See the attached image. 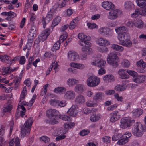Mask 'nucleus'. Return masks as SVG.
I'll list each match as a JSON object with an SVG mask.
<instances>
[{
    "instance_id": "09e8293b",
    "label": "nucleus",
    "mask_w": 146,
    "mask_h": 146,
    "mask_svg": "<svg viewBox=\"0 0 146 146\" xmlns=\"http://www.w3.org/2000/svg\"><path fill=\"white\" fill-rule=\"evenodd\" d=\"M121 65L124 67L128 68L130 65V62L127 60H124L121 63Z\"/></svg>"
},
{
    "instance_id": "79ce46f5",
    "label": "nucleus",
    "mask_w": 146,
    "mask_h": 146,
    "mask_svg": "<svg viewBox=\"0 0 146 146\" xmlns=\"http://www.w3.org/2000/svg\"><path fill=\"white\" fill-rule=\"evenodd\" d=\"M60 20L61 18L60 17H57L55 18L53 21L51 26V27L53 28L54 27L57 25L60 21Z\"/></svg>"
},
{
    "instance_id": "5fc2aeb1",
    "label": "nucleus",
    "mask_w": 146,
    "mask_h": 146,
    "mask_svg": "<svg viewBox=\"0 0 146 146\" xmlns=\"http://www.w3.org/2000/svg\"><path fill=\"white\" fill-rule=\"evenodd\" d=\"M0 57H1L0 58V59L2 62H3V61L5 60L9 61L10 60V57L6 55L4 56L1 55V56H0Z\"/></svg>"
},
{
    "instance_id": "9b49d317",
    "label": "nucleus",
    "mask_w": 146,
    "mask_h": 146,
    "mask_svg": "<svg viewBox=\"0 0 146 146\" xmlns=\"http://www.w3.org/2000/svg\"><path fill=\"white\" fill-rule=\"evenodd\" d=\"M99 33L106 37H110L113 34V31L109 28L103 27L99 29Z\"/></svg>"
},
{
    "instance_id": "338daca9",
    "label": "nucleus",
    "mask_w": 146,
    "mask_h": 146,
    "mask_svg": "<svg viewBox=\"0 0 146 146\" xmlns=\"http://www.w3.org/2000/svg\"><path fill=\"white\" fill-rule=\"evenodd\" d=\"M115 98L117 99V101L122 102L123 99L122 96L119 97V95L117 93H115L114 95Z\"/></svg>"
},
{
    "instance_id": "f257e3e1",
    "label": "nucleus",
    "mask_w": 146,
    "mask_h": 146,
    "mask_svg": "<svg viewBox=\"0 0 146 146\" xmlns=\"http://www.w3.org/2000/svg\"><path fill=\"white\" fill-rule=\"evenodd\" d=\"M33 118L31 117L25 122L21 127V136L23 137L25 136H29L30 131V128L33 122Z\"/></svg>"
},
{
    "instance_id": "20e7f679",
    "label": "nucleus",
    "mask_w": 146,
    "mask_h": 146,
    "mask_svg": "<svg viewBox=\"0 0 146 146\" xmlns=\"http://www.w3.org/2000/svg\"><path fill=\"white\" fill-rule=\"evenodd\" d=\"M78 37L81 40V41L79 42V44L81 46L86 47H88L90 46V43L88 42L91 39V38L90 36H87L82 33H79Z\"/></svg>"
},
{
    "instance_id": "7c9ffc66",
    "label": "nucleus",
    "mask_w": 146,
    "mask_h": 146,
    "mask_svg": "<svg viewBox=\"0 0 146 146\" xmlns=\"http://www.w3.org/2000/svg\"><path fill=\"white\" fill-rule=\"evenodd\" d=\"M104 94L102 92L96 93L93 97V99L94 100L100 101L102 100L104 98Z\"/></svg>"
},
{
    "instance_id": "58836bf2",
    "label": "nucleus",
    "mask_w": 146,
    "mask_h": 146,
    "mask_svg": "<svg viewBox=\"0 0 146 146\" xmlns=\"http://www.w3.org/2000/svg\"><path fill=\"white\" fill-rule=\"evenodd\" d=\"M137 5L140 7H146V0H136Z\"/></svg>"
},
{
    "instance_id": "1a4fd4ad",
    "label": "nucleus",
    "mask_w": 146,
    "mask_h": 146,
    "mask_svg": "<svg viewBox=\"0 0 146 146\" xmlns=\"http://www.w3.org/2000/svg\"><path fill=\"white\" fill-rule=\"evenodd\" d=\"M50 33V31L49 29L45 30L41 33L38 38L35 40L34 43L38 44L40 41L43 42L46 39Z\"/></svg>"
},
{
    "instance_id": "0e129e2a",
    "label": "nucleus",
    "mask_w": 146,
    "mask_h": 146,
    "mask_svg": "<svg viewBox=\"0 0 146 146\" xmlns=\"http://www.w3.org/2000/svg\"><path fill=\"white\" fill-rule=\"evenodd\" d=\"M87 26L90 29H92L94 28H97L98 26L95 23H87Z\"/></svg>"
},
{
    "instance_id": "ea45409f",
    "label": "nucleus",
    "mask_w": 146,
    "mask_h": 146,
    "mask_svg": "<svg viewBox=\"0 0 146 146\" xmlns=\"http://www.w3.org/2000/svg\"><path fill=\"white\" fill-rule=\"evenodd\" d=\"M133 80L134 82L137 83H142L141 75H138V74L133 76Z\"/></svg>"
},
{
    "instance_id": "f3484780",
    "label": "nucleus",
    "mask_w": 146,
    "mask_h": 146,
    "mask_svg": "<svg viewBox=\"0 0 146 146\" xmlns=\"http://www.w3.org/2000/svg\"><path fill=\"white\" fill-rule=\"evenodd\" d=\"M136 65L138 67L142 68L141 69L139 70L138 72L142 73L145 72L146 71V63L142 60L137 61L136 63Z\"/></svg>"
},
{
    "instance_id": "c85d7f7f",
    "label": "nucleus",
    "mask_w": 146,
    "mask_h": 146,
    "mask_svg": "<svg viewBox=\"0 0 146 146\" xmlns=\"http://www.w3.org/2000/svg\"><path fill=\"white\" fill-rule=\"evenodd\" d=\"M134 25L138 28H142L144 25V23L141 19H137L134 20Z\"/></svg>"
},
{
    "instance_id": "39448f33",
    "label": "nucleus",
    "mask_w": 146,
    "mask_h": 146,
    "mask_svg": "<svg viewBox=\"0 0 146 146\" xmlns=\"http://www.w3.org/2000/svg\"><path fill=\"white\" fill-rule=\"evenodd\" d=\"M118 58L117 54L112 52L110 54L108 57L107 61L108 63L114 67H117L118 65L117 60Z\"/></svg>"
},
{
    "instance_id": "c03bdc74",
    "label": "nucleus",
    "mask_w": 146,
    "mask_h": 146,
    "mask_svg": "<svg viewBox=\"0 0 146 146\" xmlns=\"http://www.w3.org/2000/svg\"><path fill=\"white\" fill-rule=\"evenodd\" d=\"M27 94V91L26 86H25L21 92V96L20 98V100L19 101L20 102H21V100H23L25 96Z\"/></svg>"
},
{
    "instance_id": "603ef678",
    "label": "nucleus",
    "mask_w": 146,
    "mask_h": 146,
    "mask_svg": "<svg viewBox=\"0 0 146 146\" xmlns=\"http://www.w3.org/2000/svg\"><path fill=\"white\" fill-rule=\"evenodd\" d=\"M87 58V55L86 53L84 52H82L80 54V59L83 60L86 59Z\"/></svg>"
},
{
    "instance_id": "dca6fc26",
    "label": "nucleus",
    "mask_w": 146,
    "mask_h": 146,
    "mask_svg": "<svg viewBox=\"0 0 146 146\" xmlns=\"http://www.w3.org/2000/svg\"><path fill=\"white\" fill-rule=\"evenodd\" d=\"M97 44L100 46H104L110 45V44L109 41L102 37H99L97 40Z\"/></svg>"
},
{
    "instance_id": "e2e57ef3",
    "label": "nucleus",
    "mask_w": 146,
    "mask_h": 146,
    "mask_svg": "<svg viewBox=\"0 0 146 146\" xmlns=\"http://www.w3.org/2000/svg\"><path fill=\"white\" fill-rule=\"evenodd\" d=\"M62 133V132L61 131V129H58L54 131L53 132V135L54 136H57Z\"/></svg>"
},
{
    "instance_id": "2eb2a0df",
    "label": "nucleus",
    "mask_w": 146,
    "mask_h": 146,
    "mask_svg": "<svg viewBox=\"0 0 146 146\" xmlns=\"http://www.w3.org/2000/svg\"><path fill=\"white\" fill-rule=\"evenodd\" d=\"M67 38V36L62 35L60 38V40L57 41L54 44L53 48H52V51H55L56 50H58L60 47V41L61 40H62V41L63 42Z\"/></svg>"
},
{
    "instance_id": "c9c22d12",
    "label": "nucleus",
    "mask_w": 146,
    "mask_h": 146,
    "mask_svg": "<svg viewBox=\"0 0 146 146\" xmlns=\"http://www.w3.org/2000/svg\"><path fill=\"white\" fill-rule=\"evenodd\" d=\"M54 92L56 93H63V92L66 91V89L65 88L63 87H58L54 89Z\"/></svg>"
},
{
    "instance_id": "774afa93",
    "label": "nucleus",
    "mask_w": 146,
    "mask_h": 146,
    "mask_svg": "<svg viewBox=\"0 0 146 146\" xmlns=\"http://www.w3.org/2000/svg\"><path fill=\"white\" fill-rule=\"evenodd\" d=\"M50 104L53 106L57 105L58 100H51L50 102Z\"/></svg>"
},
{
    "instance_id": "69168bd1",
    "label": "nucleus",
    "mask_w": 146,
    "mask_h": 146,
    "mask_svg": "<svg viewBox=\"0 0 146 146\" xmlns=\"http://www.w3.org/2000/svg\"><path fill=\"white\" fill-rule=\"evenodd\" d=\"M89 133L88 130H84L81 131L79 133L80 135L84 136L88 135Z\"/></svg>"
},
{
    "instance_id": "bf43d9fd",
    "label": "nucleus",
    "mask_w": 146,
    "mask_h": 146,
    "mask_svg": "<svg viewBox=\"0 0 146 146\" xmlns=\"http://www.w3.org/2000/svg\"><path fill=\"white\" fill-rule=\"evenodd\" d=\"M110 137L108 136H105L102 138V141L105 143H109L110 142Z\"/></svg>"
},
{
    "instance_id": "cd10ccee",
    "label": "nucleus",
    "mask_w": 146,
    "mask_h": 146,
    "mask_svg": "<svg viewBox=\"0 0 146 146\" xmlns=\"http://www.w3.org/2000/svg\"><path fill=\"white\" fill-rule=\"evenodd\" d=\"M103 79L106 83L113 82L115 80L114 76L112 75H106L103 77Z\"/></svg>"
},
{
    "instance_id": "680f3d73",
    "label": "nucleus",
    "mask_w": 146,
    "mask_h": 146,
    "mask_svg": "<svg viewBox=\"0 0 146 146\" xmlns=\"http://www.w3.org/2000/svg\"><path fill=\"white\" fill-rule=\"evenodd\" d=\"M64 127L65 128L63 130V131L62 132V133L63 134H65L67 133L68 131L67 129L68 128H70V125H69V123H65L64 124Z\"/></svg>"
},
{
    "instance_id": "a19ab883",
    "label": "nucleus",
    "mask_w": 146,
    "mask_h": 146,
    "mask_svg": "<svg viewBox=\"0 0 146 146\" xmlns=\"http://www.w3.org/2000/svg\"><path fill=\"white\" fill-rule=\"evenodd\" d=\"M13 106L11 104L5 105L3 108V111L5 112H9L12 109Z\"/></svg>"
},
{
    "instance_id": "13d9d810",
    "label": "nucleus",
    "mask_w": 146,
    "mask_h": 146,
    "mask_svg": "<svg viewBox=\"0 0 146 146\" xmlns=\"http://www.w3.org/2000/svg\"><path fill=\"white\" fill-rule=\"evenodd\" d=\"M36 95H33L31 99L29 102V104H28V105H29L30 107H31L33 104L36 98Z\"/></svg>"
},
{
    "instance_id": "72a5a7b5",
    "label": "nucleus",
    "mask_w": 146,
    "mask_h": 146,
    "mask_svg": "<svg viewBox=\"0 0 146 146\" xmlns=\"http://www.w3.org/2000/svg\"><path fill=\"white\" fill-rule=\"evenodd\" d=\"M134 116L135 117H139L143 113V110L141 109H137L133 112Z\"/></svg>"
},
{
    "instance_id": "f704fd0d",
    "label": "nucleus",
    "mask_w": 146,
    "mask_h": 146,
    "mask_svg": "<svg viewBox=\"0 0 146 146\" xmlns=\"http://www.w3.org/2000/svg\"><path fill=\"white\" fill-rule=\"evenodd\" d=\"M127 86L124 85L118 84L115 87L114 89L117 91L121 92L125 90Z\"/></svg>"
},
{
    "instance_id": "de8ad7c7",
    "label": "nucleus",
    "mask_w": 146,
    "mask_h": 146,
    "mask_svg": "<svg viewBox=\"0 0 146 146\" xmlns=\"http://www.w3.org/2000/svg\"><path fill=\"white\" fill-rule=\"evenodd\" d=\"M106 63V62L105 60L101 59L99 60L97 63V66L99 67H102L104 66Z\"/></svg>"
},
{
    "instance_id": "6e6d98bb",
    "label": "nucleus",
    "mask_w": 146,
    "mask_h": 146,
    "mask_svg": "<svg viewBox=\"0 0 146 146\" xmlns=\"http://www.w3.org/2000/svg\"><path fill=\"white\" fill-rule=\"evenodd\" d=\"M99 59L98 58H93L92 59L91 64L93 65L97 66Z\"/></svg>"
},
{
    "instance_id": "ddd939ff",
    "label": "nucleus",
    "mask_w": 146,
    "mask_h": 146,
    "mask_svg": "<svg viewBox=\"0 0 146 146\" xmlns=\"http://www.w3.org/2000/svg\"><path fill=\"white\" fill-rule=\"evenodd\" d=\"M111 10L109 12L107 17L110 20H114L118 17L120 11L117 9L114 10V9Z\"/></svg>"
},
{
    "instance_id": "9d476101",
    "label": "nucleus",
    "mask_w": 146,
    "mask_h": 146,
    "mask_svg": "<svg viewBox=\"0 0 146 146\" xmlns=\"http://www.w3.org/2000/svg\"><path fill=\"white\" fill-rule=\"evenodd\" d=\"M122 135V138L119 140L117 143L119 145H123L128 142L129 138L131 136V133L129 132H126Z\"/></svg>"
},
{
    "instance_id": "4be33fe9",
    "label": "nucleus",
    "mask_w": 146,
    "mask_h": 146,
    "mask_svg": "<svg viewBox=\"0 0 146 146\" xmlns=\"http://www.w3.org/2000/svg\"><path fill=\"white\" fill-rule=\"evenodd\" d=\"M75 94L74 92L72 90L67 91L64 95L65 99L68 100L73 99L75 97Z\"/></svg>"
},
{
    "instance_id": "aec40b11",
    "label": "nucleus",
    "mask_w": 146,
    "mask_h": 146,
    "mask_svg": "<svg viewBox=\"0 0 146 146\" xmlns=\"http://www.w3.org/2000/svg\"><path fill=\"white\" fill-rule=\"evenodd\" d=\"M129 34L127 33H126L124 34H122L118 35L117 38L120 43H122L123 41L127 40L129 38Z\"/></svg>"
},
{
    "instance_id": "f03ea898",
    "label": "nucleus",
    "mask_w": 146,
    "mask_h": 146,
    "mask_svg": "<svg viewBox=\"0 0 146 146\" xmlns=\"http://www.w3.org/2000/svg\"><path fill=\"white\" fill-rule=\"evenodd\" d=\"M58 112L55 110H50L46 111L47 116L50 119L49 123L54 125L58 123L57 119L59 117L58 116Z\"/></svg>"
},
{
    "instance_id": "a18cd8bd",
    "label": "nucleus",
    "mask_w": 146,
    "mask_h": 146,
    "mask_svg": "<svg viewBox=\"0 0 146 146\" xmlns=\"http://www.w3.org/2000/svg\"><path fill=\"white\" fill-rule=\"evenodd\" d=\"M139 15H141V9L138 8L136 9H135V13H133L131 14V17H135Z\"/></svg>"
},
{
    "instance_id": "473e14b6",
    "label": "nucleus",
    "mask_w": 146,
    "mask_h": 146,
    "mask_svg": "<svg viewBox=\"0 0 146 146\" xmlns=\"http://www.w3.org/2000/svg\"><path fill=\"white\" fill-rule=\"evenodd\" d=\"M101 115L100 114L93 113L91 115L90 119L92 122H94L98 121Z\"/></svg>"
},
{
    "instance_id": "a211bd4d",
    "label": "nucleus",
    "mask_w": 146,
    "mask_h": 146,
    "mask_svg": "<svg viewBox=\"0 0 146 146\" xmlns=\"http://www.w3.org/2000/svg\"><path fill=\"white\" fill-rule=\"evenodd\" d=\"M78 111V107L76 106L72 105L67 112L70 116L74 117L76 115Z\"/></svg>"
},
{
    "instance_id": "2f4dec72",
    "label": "nucleus",
    "mask_w": 146,
    "mask_h": 146,
    "mask_svg": "<svg viewBox=\"0 0 146 146\" xmlns=\"http://www.w3.org/2000/svg\"><path fill=\"white\" fill-rule=\"evenodd\" d=\"M79 83L78 80L74 78H70L67 81V84L69 86H72Z\"/></svg>"
},
{
    "instance_id": "8fccbe9b",
    "label": "nucleus",
    "mask_w": 146,
    "mask_h": 146,
    "mask_svg": "<svg viewBox=\"0 0 146 146\" xmlns=\"http://www.w3.org/2000/svg\"><path fill=\"white\" fill-rule=\"evenodd\" d=\"M119 138H122V135L120 134H118L114 135L112 137V140L113 141H116L119 139Z\"/></svg>"
},
{
    "instance_id": "5701e85b",
    "label": "nucleus",
    "mask_w": 146,
    "mask_h": 146,
    "mask_svg": "<svg viewBox=\"0 0 146 146\" xmlns=\"http://www.w3.org/2000/svg\"><path fill=\"white\" fill-rule=\"evenodd\" d=\"M85 97L82 95L79 94L77 96L75 99V102L76 104H82L85 101Z\"/></svg>"
},
{
    "instance_id": "423d86ee",
    "label": "nucleus",
    "mask_w": 146,
    "mask_h": 146,
    "mask_svg": "<svg viewBox=\"0 0 146 146\" xmlns=\"http://www.w3.org/2000/svg\"><path fill=\"white\" fill-rule=\"evenodd\" d=\"M143 132L144 130L142 124L141 123H136L134 125L132 133L135 136L140 137L142 135Z\"/></svg>"
},
{
    "instance_id": "6e6552de",
    "label": "nucleus",
    "mask_w": 146,
    "mask_h": 146,
    "mask_svg": "<svg viewBox=\"0 0 146 146\" xmlns=\"http://www.w3.org/2000/svg\"><path fill=\"white\" fill-rule=\"evenodd\" d=\"M135 121L134 120H131L129 118L125 117L122 118L120 121V127L123 129L126 128L131 126Z\"/></svg>"
},
{
    "instance_id": "393cba45",
    "label": "nucleus",
    "mask_w": 146,
    "mask_h": 146,
    "mask_svg": "<svg viewBox=\"0 0 146 146\" xmlns=\"http://www.w3.org/2000/svg\"><path fill=\"white\" fill-rule=\"evenodd\" d=\"M5 128L4 127L0 129V142L1 143L0 146H4L5 141L4 140L3 135L4 133Z\"/></svg>"
},
{
    "instance_id": "49530a36",
    "label": "nucleus",
    "mask_w": 146,
    "mask_h": 146,
    "mask_svg": "<svg viewBox=\"0 0 146 146\" xmlns=\"http://www.w3.org/2000/svg\"><path fill=\"white\" fill-rule=\"evenodd\" d=\"M107 46H102L101 47L98 48V50L100 52L105 53L108 51V48L106 47Z\"/></svg>"
},
{
    "instance_id": "6ab92c4d",
    "label": "nucleus",
    "mask_w": 146,
    "mask_h": 146,
    "mask_svg": "<svg viewBox=\"0 0 146 146\" xmlns=\"http://www.w3.org/2000/svg\"><path fill=\"white\" fill-rule=\"evenodd\" d=\"M111 115L110 121L112 123L115 122L120 118V115L118 113V111H114L111 114Z\"/></svg>"
},
{
    "instance_id": "4c0bfd02",
    "label": "nucleus",
    "mask_w": 146,
    "mask_h": 146,
    "mask_svg": "<svg viewBox=\"0 0 146 146\" xmlns=\"http://www.w3.org/2000/svg\"><path fill=\"white\" fill-rule=\"evenodd\" d=\"M125 7L127 9L130 10L134 8V5L131 2L128 1L125 3Z\"/></svg>"
},
{
    "instance_id": "4d7b16f0",
    "label": "nucleus",
    "mask_w": 146,
    "mask_h": 146,
    "mask_svg": "<svg viewBox=\"0 0 146 146\" xmlns=\"http://www.w3.org/2000/svg\"><path fill=\"white\" fill-rule=\"evenodd\" d=\"M91 49L89 48L82 47V52L86 53V54H90L91 50Z\"/></svg>"
},
{
    "instance_id": "f8f14e48",
    "label": "nucleus",
    "mask_w": 146,
    "mask_h": 146,
    "mask_svg": "<svg viewBox=\"0 0 146 146\" xmlns=\"http://www.w3.org/2000/svg\"><path fill=\"white\" fill-rule=\"evenodd\" d=\"M68 59L72 61L77 62L79 60V56L75 51H70L68 53Z\"/></svg>"
},
{
    "instance_id": "052dcab7",
    "label": "nucleus",
    "mask_w": 146,
    "mask_h": 146,
    "mask_svg": "<svg viewBox=\"0 0 146 146\" xmlns=\"http://www.w3.org/2000/svg\"><path fill=\"white\" fill-rule=\"evenodd\" d=\"M117 106V104H115L112 105L110 106L107 107V110L108 111H112L114 110L116 108Z\"/></svg>"
},
{
    "instance_id": "bb28decb",
    "label": "nucleus",
    "mask_w": 146,
    "mask_h": 146,
    "mask_svg": "<svg viewBox=\"0 0 146 146\" xmlns=\"http://www.w3.org/2000/svg\"><path fill=\"white\" fill-rule=\"evenodd\" d=\"M111 48L113 50L121 52L124 50L123 47L116 44H112L111 46Z\"/></svg>"
},
{
    "instance_id": "0eeeda50",
    "label": "nucleus",
    "mask_w": 146,
    "mask_h": 146,
    "mask_svg": "<svg viewBox=\"0 0 146 146\" xmlns=\"http://www.w3.org/2000/svg\"><path fill=\"white\" fill-rule=\"evenodd\" d=\"M55 13V9L53 8L52 9L48 12L45 17H44L42 18V22L44 28L46 27V24L48 23L52 19L53 16Z\"/></svg>"
},
{
    "instance_id": "7ed1b4c3",
    "label": "nucleus",
    "mask_w": 146,
    "mask_h": 146,
    "mask_svg": "<svg viewBox=\"0 0 146 146\" xmlns=\"http://www.w3.org/2000/svg\"><path fill=\"white\" fill-rule=\"evenodd\" d=\"M100 79L96 76L92 75L87 79L86 84L90 87H94L99 85L100 82Z\"/></svg>"
},
{
    "instance_id": "b1692460",
    "label": "nucleus",
    "mask_w": 146,
    "mask_h": 146,
    "mask_svg": "<svg viewBox=\"0 0 146 146\" xmlns=\"http://www.w3.org/2000/svg\"><path fill=\"white\" fill-rule=\"evenodd\" d=\"M70 66L72 67L76 68L80 70L84 69L85 68L84 65L82 64L76 63H71L70 64Z\"/></svg>"
},
{
    "instance_id": "e433bc0d",
    "label": "nucleus",
    "mask_w": 146,
    "mask_h": 146,
    "mask_svg": "<svg viewBox=\"0 0 146 146\" xmlns=\"http://www.w3.org/2000/svg\"><path fill=\"white\" fill-rule=\"evenodd\" d=\"M74 90L76 92L82 93L84 90V86L82 84H77L75 86Z\"/></svg>"
},
{
    "instance_id": "c756f323",
    "label": "nucleus",
    "mask_w": 146,
    "mask_h": 146,
    "mask_svg": "<svg viewBox=\"0 0 146 146\" xmlns=\"http://www.w3.org/2000/svg\"><path fill=\"white\" fill-rule=\"evenodd\" d=\"M120 44L127 48H130L132 46V42L129 38L122 43H120Z\"/></svg>"
},
{
    "instance_id": "3c124183",
    "label": "nucleus",
    "mask_w": 146,
    "mask_h": 146,
    "mask_svg": "<svg viewBox=\"0 0 146 146\" xmlns=\"http://www.w3.org/2000/svg\"><path fill=\"white\" fill-rule=\"evenodd\" d=\"M86 106L88 107H94L97 105L96 103H94L93 102L91 101H88L86 103Z\"/></svg>"
},
{
    "instance_id": "864d4df0",
    "label": "nucleus",
    "mask_w": 146,
    "mask_h": 146,
    "mask_svg": "<svg viewBox=\"0 0 146 146\" xmlns=\"http://www.w3.org/2000/svg\"><path fill=\"white\" fill-rule=\"evenodd\" d=\"M65 121H70L71 119L70 117L66 115H60L59 117Z\"/></svg>"
},
{
    "instance_id": "4468645a",
    "label": "nucleus",
    "mask_w": 146,
    "mask_h": 146,
    "mask_svg": "<svg viewBox=\"0 0 146 146\" xmlns=\"http://www.w3.org/2000/svg\"><path fill=\"white\" fill-rule=\"evenodd\" d=\"M102 6L107 10H113L115 9L114 5L112 3L105 1L102 3Z\"/></svg>"
},
{
    "instance_id": "412c9836",
    "label": "nucleus",
    "mask_w": 146,
    "mask_h": 146,
    "mask_svg": "<svg viewBox=\"0 0 146 146\" xmlns=\"http://www.w3.org/2000/svg\"><path fill=\"white\" fill-rule=\"evenodd\" d=\"M119 77L122 79H127L129 78V76L127 74V71L126 70L121 69L118 72Z\"/></svg>"
},
{
    "instance_id": "a878e982",
    "label": "nucleus",
    "mask_w": 146,
    "mask_h": 146,
    "mask_svg": "<svg viewBox=\"0 0 146 146\" xmlns=\"http://www.w3.org/2000/svg\"><path fill=\"white\" fill-rule=\"evenodd\" d=\"M115 30L118 35L127 33V29L124 26L117 27L115 28Z\"/></svg>"
},
{
    "instance_id": "37998d69",
    "label": "nucleus",
    "mask_w": 146,
    "mask_h": 146,
    "mask_svg": "<svg viewBox=\"0 0 146 146\" xmlns=\"http://www.w3.org/2000/svg\"><path fill=\"white\" fill-rule=\"evenodd\" d=\"M19 108H21L22 110L20 111V115L22 117H23L24 115H25V111H26V109L25 107L23 106V105H22L21 106L19 105L18 106V108L17 109V111H18V110ZM17 112H18V111H17Z\"/></svg>"
}]
</instances>
